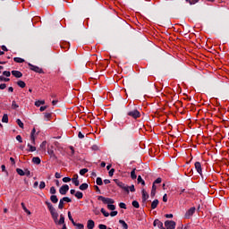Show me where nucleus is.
<instances>
[{
    "mask_svg": "<svg viewBox=\"0 0 229 229\" xmlns=\"http://www.w3.org/2000/svg\"><path fill=\"white\" fill-rule=\"evenodd\" d=\"M46 203L48 207L49 212H50L54 221H57L58 220V213L56 212V209L53 207V204H51L50 202L47 201Z\"/></svg>",
    "mask_w": 229,
    "mask_h": 229,
    "instance_id": "1",
    "label": "nucleus"
},
{
    "mask_svg": "<svg viewBox=\"0 0 229 229\" xmlns=\"http://www.w3.org/2000/svg\"><path fill=\"white\" fill-rule=\"evenodd\" d=\"M127 115L129 117H131L132 119H140V112L138 111L137 109H134V110H131L127 113Z\"/></svg>",
    "mask_w": 229,
    "mask_h": 229,
    "instance_id": "2",
    "label": "nucleus"
},
{
    "mask_svg": "<svg viewBox=\"0 0 229 229\" xmlns=\"http://www.w3.org/2000/svg\"><path fill=\"white\" fill-rule=\"evenodd\" d=\"M29 67L30 71H33L34 72H37L38 74H45L44 70L37 65H33L29 63Z\"/></svg>",
    "mask_w": 229,
    "mask_h": 229,
    "instance_id": "3",
    "label": "nucleus"
},
{
    "mask_svg": "<svg viewBox=\"0 0 229 229\" xmlns=\"http://www.w3.org/2000/svg\"><path fill=\"white\" fill-rule=\"evenodd\" d=\"M165 226L166 229H175L176 228V222L173 220H166L165 222Z\"/></svg>",
    "mask_w": 229,
    "mask_h": 229,
    "instance_id": "4",
    "label": "nucleus"
},
{
    "mask_svg": "<svg viewBox=\"0 0 229 229\" xmlns=\"http://www.w3.org/2000/svg\"><path fill=\"white\" fill-rule=\"evenodd\" d=\"M100 212L103 214V216H104L105 217H108L109 215L111 216V217H115V216H117V214H118L117 211H112L111 213H108V212H106V210H105V208H103L100 209Z\"/></svg>",
    "mask_w": 229,
    "mask_h": 229,
    "instance_id": "5",
    "label": "nucleus"
},
{
    "mask_svg": "<svg viewBox=\"0 0 229 229\" xmlns=\"http://www.w3.org/2000/svg\"><path fill=\"white\" fill-rule=\"evenodd\" d=\"M178 194H180V196H186L189 197L191 196V191H189V190L187 189H182V188H178L177 190Z\"/></svg>",
    "mask_w": 229,
    "mask_h": 229,
    "instance_id": "6",
    "label": "nucleus"
},
{
    "mask_svg": "<svg viewBox=\"0 0 229 229\" xmlns=\"http://www.w3.org/2000/svg\"><path fill=\"white\" fill-rule=\"evenodd\" d=\"M195 165V169L197 171V173H199V174H200V176H203V168L201 167V163L197 161L194 164Z\"/></svg>",
    "mask_w": 229,
    "mask_h": 229,
    "instance_id": "7",
    "label": "nucleus"
},
{
    "mask_svg": "<svg viewBox=\"0 0 229 229\" xmlns=\"http://www.w3.org/2000/svg\"><path fill=\"white\" fill-rule=\"evenodd\" d=\"M59 192H60V194H62L63 196H65V194H67V192H69V185L64 184V185L59 189Z\"/></svg>",
    "mask_w": 229,
    "mask_h": 229,
    "instance_id": "8",
    "label": "nucleus"
},
{
    "mask_svg": "<svg viewBox=\"0 0 229 229\" xmlns=\"http://www.w3.org/2000/svg\"><path fill=\"white\" fill-rule=\"evenodd\" d=\"M194 212H196V208L192 207L185 214V218L189 219V217H191V216H194Z\"/></svg>",
    "mask_w": 229,
    "mask_h": 229,
    "instance_id": "9",
    "label": "nucleus"
},
{
    "mask_svg": "<svg viewBox=\"0 0 229 229\" xmlns=\"http://www.w3.org/2000/svg\"><path fill=\"white\" fill-rule=\"evenodd\" d=\"M154 226H157L158 228L160 229H165V227H164V223H162L160 220L158 219H156L154 220V223H153Z\"/></svg>",
    "mask_w": 229,
    "mask_h": 229,
    "instance_id": "10",
    "label": "nucleus"
},
{
    "mask_svg": "<svg viewBox=\"0 0 229 229\" xmlns=\"http://www.w3.org/2000/svg\"><path fill=\"white\" fill-rule=\"evenodd\" d=\"M35 133H37V130L35 128L32 129L31 132H30V140L32 142V144H36L35 140H36V137H35Z\"/></svg>",
    "mask_w": 229,
    "mask_h": 229,
    "instance_id": "11",
    "label": "nucleus"
},
{
    "mask_svg": "<svg viewBox=\"0 0 229 229\" xmlns=\"http://www.w3.org/2000/svg\"><path fill=\"white\" fill-rule=\"evenodd\" d=\"M11 73L13 74V76H14V78H22V72H21L20 71L13 70Z\"/></svg>",
    "mask_w": 229,
    "mask_h": 229,
    "instance_id": "12",
    "label": "nucleus"
},
{
    "mask_svg": "<svg viewBox=\"0 0 229 229\" xmlns=\"http://www.w3.org/2000/svg\"><path fill=\"white\" fill-rule=\"evenodd\" d=\"M94 226H96V223L94 222V220H88L87 228L88 229H94Z\"/></svg>",
    "mask_w": 229,
    "mask_h": 229,
    "instance_id": "13",
    "label": "nucleus"
},
{
    "mask_svg": "<svg viewBox=\"0 0 229 229\" xmlns=\"http://www.w3.org/2000/svg\"><path fill=\"white\" fill-rule=\"evenodd\" d=\"M72 182V183H74L75 187H78L80 185V180H78V174L73 175Z\"/></svg>",
    "mask_w": 229,
    "mask_h": 229,
    "instance_id": "14",
    "label": "nucleus"
},
{
    "mask_svg": "<svg viewBox=\"0 0 229 229\" xmlns=\"http://www.w3.org/2000/svg\"><path fill=\"white\" fill-rule=\"evenodd\" d=\"M106 203L107 205V208L108 210H114L115 209V205H114V201H107V202H105Z\"/></svg>",
    "mask_w": 229,
    "mask_h": 229,
    "instance_id": "15",
    "label": "nucleus"
},
{
    "mask_svg": "<svg viewBox=\"0 0 229 229\" xmlns=\"http://www.w3.org/2000/svg\"><path fill=\"white\" fill-rule=\"evenodd\" d=\"M141 194H142V201H146V199L149 198V194H148V191H146V190H142Z\"/></svg>",
    "mask_w": 229,
    "mask_h": 229,
    "instance_id": "16",
    "label": "nucleus"
},
{
    "mask_svg": "<svg viewBox=\"0 0 229 229\" xmlns=\"http://www.w3.org/2000/svg\"><path fill=\"white\" fill-rule=\"evenodd\" d=\"M47 153L50 156V157L53 158L54 160H56V158H58L56 155H55V150L48 149Z\"/></svg>",
    "mask_w": 229,
    "mask_h": 229,
    "instance_id": "17",
    "label": "nucleus"
},
{
    "mask_svg": "<svg viewBox=\"0 0 229 229\" xmlns=\"http://www.w3.org/2000/svg\"><path fill=\"white\" fill-rule=\"evenodd\" d=\"M27 146L29 148V149H28L29 152L33 153V151H37V147H35L30 143H28Z\"/></svg>",
    "mask_w": 229,
    "mask_h": 229,
    "instance_id": "18",
    "label": "nucleus"
},
{
    "mask_svg": "<svg viewBox=\"0 0 229 229\" xmlns=\"http://www.w3.org/2000/svg\"><path fill=\"white\" fill-rule=\"evenodd\" d=\"M98 201H113L112 199H110V198H105V197H103V196H98Z\"/></svg>",
    "mask_w": 229,
    "mask_h": 229,
    "instance_id": "19",
    "label": "nucleus"
},
{
    "mask_svg": "<svg viewBox=\"0 0 229 229\" xmlns=\"http://www.w3.org/2000/svg\"><path fill=\"white\" fill-rule=\"evenodd\" d=\"M44 117L47 121H51V118L53 117L52 113H44Z\"/></svg>",
    "mask_w": 229,
    "mask_h": 229,
    "instance_id": "20",
    "label": "nucleus"
},
{
    "mask_svg": "<svg viewBox=\"0 0 229 229\" xmlns=\"http://www.w3.org/2000/svg\"><path fill=\"white\" fill-rule=\"evenodd\" d=\"M79 189L81 191H87V189H89V184L87 182H84V183L80 185Z\"/></svg>",
    "mask_w": 229,
    "mask_h": 229,
    "instance_id": "21",
    "label": "nucleus"
},
{
    "mask_svg": "<svg viewBox=\"0 0 229 229\" xmlns=\"http://www.w3.org/2000/svg\"><path fill=\"white\" fill-rule=\"evenodd\" d=\"M135 171H137V168H133L131 172V180H137V174H135Z\"/></svg>",
    "mask_w": 229,
    "mask_h": 229,
    "instance_id": "22",
    "label": "nucleus"
},
{
    "mask_svg": "<svg viewBox=\"0 0 229 229\" xmlns=\"http://www.w3.org/2000/svg\"><path fill=\"white\" fill-rule=\"evenodd\" d=\"M32 162H33V164H36L37 165H39V164H40V162H41L40 157H34L32 158Z\"/></svg>",
    "mask_w": 229,
    "mask_h": 229,
    "instance_id": "23",
    "label": "nucleus"
},
{
    "mask_svg": "<svg viewBox=\"0 0 229 229\" xmlns=\"http://www.w3.org/2000/svg\"><path fill=\"white\" fill-rule=\"evenodd\" d=\"M119 224L122 225L123 229H128V224L124 220H119Z\"/></svg>",
    "mask_w": 229,
    "mask_h": 229,
    "instance_id": "24",
    "label": "nucleus"
},
{
    "mask_svg": "<svg viewBox=\"0 0 229 229\" xmlns=\"http://www.w3.org/2000/svg\"><path fill=\"white\" fill-rule=\"evenodd\" d=\"M17 85L18 87H21V89H24L26 87V82H24V81H18Z\"/></svg>",
    "mask_w": 229,
    "mask_h": 229,
    "instance_id": "25",
    "label": "nucleus"
},
{
    "mask_svg": "<svg viewBox=\"0 0 229 229\" xmlns=\"http://www.w3.org/2000/svg\"><path fill=\"white\" fill-rule=\"evenodd\" d=\"M13 61L16 63V64H24V59L21 58V57H14L13 58Z\"/></svg>",
    "mask_w": 229,
    "mask_h": 229,
    "instance_id": "26",
    "label": "nucleus"
},
{
    "mask_svg": "<svg viewBox=\"0 0 229 229\" xmlns=\"http://www.w3.org/2000/svg\"><path fill=\"white\" fill-rule=\"evenodd\" d=\"M125 191H127V192H135V186L134 185H131V186H129V187H127V188H125Z\"/></svg>",
    "mask_w": 229,
    "mask_h": 229,
    "instance_id": "27",
    "label": "nucleus"
},
{
    "mask_svg": "<svg viewBox=\"0 0 229 229\" xmlns=\"http://www.w3.org/2000/svg\"><path fill=\"white\" fill-rule=\"evenodd\" d=\"M21 207H22L24 212H26V214H28V216L31 215V212L26 208V205H24V202H21Z\"/></svg>",
    "mask_w": 229,
    "mask_h": 229,
    "instance_id": "28",
    "label": "nucleus"
},
{
    "mask_svg": "<svg viewBox=\"0 0 229 229\" xmlns=\"http://www.w3.org/2000/svg\"><path fill=\"white\" fill-rule=\"evenodd\" d=\"M16 173L18 174H20V176H25L26 175V173L22 169H21V168H17L16 169Z\"/></svg>",
    "mask_w": 229,
    "mask_h": 229,
    "instance_id": "29",
    "label": "nucleus"
},
{
    "mask_svg": "<svg viewBox=\"0 0 229 229\" xmlns=\"http://www.w3.org/2000/svg\"><path fill=\"white\" fill-rule=\"evenodd\" d=\"M75 198H77V199H81V198H83V193L81 191L75 192Z\"/></svg>",
    "mask_w": 229,
    "mask_h": 229,
    "instance_id": "30",
    "label": "nucleus"
},
{
    "mask_svg": "<svg viewBox=\"0 0 229 229\" xmlns=\"http://www.w3.org/2000/svg\"><path fill=\"white\" fill-rule=\"evenodd\" d=\"M87 173H89V169L87 168H82L80 170L81 176H84V174H87Z\"/></svg>",
    "mask_w": 229,
    "mask_h": 229,
    "instance_id": "31",
    "label": "nucleus"
},
{
    "mask_svg": "<svg viewBox=\"0 0 229 229\" xmlns=\"http://www.w3.org/2000/svg\"><path fill=\"white\" fill-rule=\"evenodd\" d=\"M40 105H46L45 100H38L35 102V106H40Z\"/></svg>",
    "mask_w": 229,
    "mask_h": 229,
    "instance_id": "32",
    "label": "nucleus"
},
{
    "mask_svg": "<svg viewBox=\"0 0 229 229\" xmlns=\"http://www.w3.org/2000/svg\"><path fill=\"white\" fill-rule=\"evenodd\" d=\"M12 108L13 110H17V108H19V106L15 100L12 102Z\"/></svg>",
    "mask_w": 229,
    "mask_h": 229,
    "instance_id": "33",
    "label": "nucleus"
},
{
    "mask_svg": "<svg viewBox=\"0 0 229 229\" xmlns=\"http://www.w3.org/2000/svg\"><path fill=\"white\" fill-rule=\"evenodd\" d=\"M64 223H65V217H64V215H61L58 225H64Z\"/></svg>",
    "mask_w": 229,
    "mask_h": 229,
    "instance_id": "34",
    "label": "nucleus"
},
{
    "mask_svg": "<svg viewBox=\"0 0 229 229\" xmlns=\"http://www.w3.org/2000/svg\"><path fill=\"white\" fill-rule=\"evenodd\" d=\"M16 123H17L18 126H20V128L24 129V123H22V121H21V119H17Z\"/></svg>",
    "mask_w": 229,
    "mask_h": 229,
    "instance_id": "35",
    "label": "nucleus"
},
{
    "mask_svg": "<svg viewBox=\"0 0 229 229\" xmlns=\"http://www.w3.org/2000/svg\"><path fill=\"white\" fill-rule=\"evenodd\" d=\"M73 226H77L78 229L85 228V225H83V224H77L76 222H74Z\"/></svg>",
    "mask_w": 229,
    "mask_h": 229,
    "instance_id": "36",
    "label": "nucleus"
},
{
    "mask_svg": "<svg viewBox=\"0 0 229 229\" xmlns=\"http://www.w3.org/2000/svg\"><path fill=\"white\" fill-rule=\"evenodd\" d=\"M46 146H47V141H46V140L42 141V143L40 144L41 149L46 151Z\"/></svg>",
    "mask_w": 229,
    "mask_h": 229,
    "instance_id": "37",
    "label": "nucleus"
},
{
    "mask_svg": "<svg viewBox=\"0 0 229 229\" xmlns=\"http://www.w3.org/2000/svg\"><path fill=\"white\" fill-rule=\"evenodd\" d=\"M138 183H141V185H146V182L142 180V176H138Z\"/></svg>",
    "mask_w": 229,
    "mask_h": 229,
    "instance_id": "38",
    "label": "nucleus"
},
{
    "mask_svg": "<svg viewBox=\"0 0 229 229\" xmlns=\"http://www.w3.org/2000/svg\"><path fill=\"white\" fill-rule=\"evenodd\" d=\"M96 183L97 185H103V179H101V177H98Z\"/></svg>",
    "mask_w": 229,
    "mask_h": 229,
    "instance_id": "39",
    "label": "nucleus"
},
{
    "mask_svg": "<svg viewBox=\"0 0 229 229\" xmlns=\"http://www.w3.org/2000/svg\"><path fill=\"white\" fill-rule=\"evenodd\" d=\"M2 123H8V114H4L3 115Z\"/></svg>",
    "mask_w": 229,
    "mask_h": 229,
    "instance_id": "40",
    "label": "nucleus"
},
{
    "mask_svg": "<svg viewBox=\"0 0 229 229\" xmlns=\"http://www.w3.org/2000/svg\"><path fill=\"white\" fill-rule=\"evenodd\" d=\"M157 207H158V201H153L151 204V208L155 209Z\"/></svg>",
    "mask_w": 229,
    "mask_h": 229,
    "instance_id": "41",
    "label": "nucleus"
},
{
    "mask_svg": "<svg viewBox=\"0 0 229 229\" xmlns=\"http://www.w3.org/2000/svg\"><path fill=\"white\" fill-rule=\"evenodd\" d=\"M93 213L95 214V216H99L101 214V212L99 211V209H98V208H93Z\"/></svg>",
    "mask_w": 229,
    "mask_h": 229,
    "instance_id": "42",
    "label": "nucleus"
},
{
    "mask_svg": "<svg viewBox=\"0 0 229 229\" xmlns=\"http://www.w3.org/2000/svg\"><path fill=\"white\" fill-rule=\"evenodd\" d=\"M3 75L6 76V78H10V76H12V73L8 71H4L3 72Z\"/></svg>",
    "mask_w": 229,
    "mask_h": 229,
    "instance_id": "43",
    "label": "nucleus"
},
{
    "mask_svg": "<svg viewBox=\"0 0 229 229\" xmlns=\"http://www.w3.org/2000/svg\"><path fill=\"white\" fill-rule=\"evenodd\" d=\"M68 217L69 220L72 223V225H74V218H72V216L71 215V211L68 212Z\"/></svg>",
    "mask_w": 229,
    "mask_h": 229,
    "instance_id": "44",
    "label": "nucleus"
},
{
    "mask_svg": "<svg viewBox=\"0 0 229 229\" xmlns=\"http://www.w3.org/2000/svg\"><path fill=\"white\" fill-rule=\"evenodd\" d=\"M50 201H58V197H56V195H52L50 197Z\"/></svg>",
    "mask_w": 229,
    "mask_h": 229,
    "instance_id": "45",
    "label": "nucleus"
},
{
    "mask_svg": "<svg viewBox=\"0 0 229 229\" xmlns=\"http://www.w3.org/2000/svg\"><path fill=\"white\" fill-rule=\"evenodd\" d=\"M186 3H189V4H196L198 3V0H185Z\"/></svg>",
    "mask_w": 229,
    "mask_h": 229,
    "instance_id": "46",
    "label": "nucleus"
},
{
    "mask_svg": "<svg viewBox=\"0 0 229 229\" xmlns=\"http://www.w3.org/2000/svg\"><path fill=\"white\" fill-rule=\"evenodd\" d=\"M39 189H46V182L44 181L40 182L39 183Z\"/></svg>",
    "mask_w": 229,
    "mask_h": 229,
    "instance_id": "47",
    "label": "nucleus"
},
{
    "mask_svg": "<svg viewBox=\"0 0 229 229\" xmlns=\"http://www.w3.org/2000/svg\"><path fill=\"white\" fill-rule=\"evenodd\" d=\"M132 207H134V208H139L140 205H139V201H132Z\"/></svg>",
    "mask_w": 229,
    "mask_h": 229,
    "instance_id": "48",
    "label": "nucleus"
},
{
    "mask_svg": "<svg viewBox=\"0 0 229 229\" xmlns=\"http://www.w3.org/2000/svg\"><path fill=\"white\" fill-rule=\"evenodd\" d=\"M50 194H56V188H55V186L50 188Z\"/></svg>",
    "mask_w": 229,
    "mask_h": 229,
    "instance_id": "49",
    "label": "nucleus"
},
{
    "mask_svg": "<svg viewBox=\"0 0 229 229\" xmlns=\"http://www.w3.org/2000/svg\"><path fill=\"white\" fill-rule=\"evenodd\" d=\"M63 182H64V183H69V182H71V177H64V178H63Z\"/></svg>",
    "mask_w": 229,
    "mask_h": 229,
    "instance_id": "50",
    "label": "nucleus"
},
{
    "mask_svg": "<svg viewBox=\"0 0 229 229\" xmlns=\"http://www.w3.org/2000/svg\"><path fill=\"white\" fill-rule=\"evenodd\" d=\"M0 81H10V78H5L4 76H0Z\"/></svg>",
    "mask_w": 229,
    "mask_h": 229,
    "instance_id": "51",
    "label": "nucleus"
},
{
    "mask_svg": "<svg viewBox=\"0 0 229 229\" xmlns=\"http://www.w3.org/2000/svg\"><path fill=\"white\" fill-rule=\"evenodd\" d=\"M153 183H154V184L162 183V178L158 177L157 180L154 181Z\"/></svg>",
    "mask_w": 229,
    "mask_h": 229,
    "instance_id": "52",
    "label": "nucleus"
},
{
    "mask_svg": "<svg viewBox=\"0 0 229 229\" xmlns=\"http://www.w3.org/2000/svg\"><path fill=\"white\" fill-rule=\"evenodd\" d=\"M16 140H18V142H20V143H22V136L17 135L16 136Z\"/></svg>",
    "mask_w": 229,
    "mask_h": 229,
    "instance_id": "53",
    "label": "nucleus"
},
{
    "mask_svg": "<svg viewBox=\"0 0 229 229\" xmlns=\"http://www.w3.org/2000/svg\"><path fill=\"white\" fill-rule=\"evenodd\" d=\"M91 149H93V151H98L99 150V147L98 145H93L91 147Z\"/></svg>",
    "mask_w": 229,
    "mask_h": 229,
    "instance_id": "54",
    "label": "nucleus"
},
{
    "mask_svg": "<svg viewBox=\"0 0 229 229\" xmlns=\"http://www.w3.org/2000/svg\"><path fill=\"white\" fill-rule=\"evenodd\" d=\"M60 201H72L69 197H64L60 199Z\"/></svg>",
    "mask_w": 229,
    "mask_h": 229,
    "instance_id": "55",
    "label": "nucleus"
},
{
    "mask_svg": "<svg viewBox=\"0 0 229 229\" xmlns=\"http://www.w3.org/2000/svg\"><path fill=\"white\" fill-rule=\"evenodd\" d=\"M119 207H120V208H124V209H126V204H125L124 202H121V203L119 204Z\"/></svg>",
    "mask_w": 229,
    "mask_h": 229,
    "instance_id": "56",
    "label": "nucleus"
},
{
    "mask_svg": "<svg viewBox=\"0 0 229 229\" xmlns=\"http://www.w3.org/2000/svg\"><path fill=\"white\" fill-rule=\"evenodd\" d=\"M6 89V83L0 84V90H4Z\"/></svg>",
    "mask_w": 229,
    "mask_h": 229,
    "instance_id": "57",
    "label": "nucleus"
},
{
    "mask_svg": "<svg viewBox=\"0 0 229 229\" xmlns=\"http://www.w3.org/2000/svg\"><path fill=\"white\" fill-rule=\"evenodd\" d=\"M114 173H115V169L112 168L111 170H109V176H114Z\"/></svg>",
    "mask_w": 229,
    "mask_h": 229,
    "instance_id": "58",
    "label": "nucleus"
},
{
    "mask_svg": "<svg viewBox=\"0 0 229 229\" xmlns=\"http://www.w3.org/2000/svg\"><path fill=\"white\" fill-rule=\"evenodd\" d=\"M155 194H157V190H151V192H150L151 198H155Z\"/></svg>",
    "mask_w": 229,
    "mask_h": 229,
    "instance_id": "59",
    "label": "nucleus"
},
{
    "mask_svg": "<svg viewBox=\"0 0 229 229\" xmlns=\"http://www.w3.org/2000/svg\"><path fill=\"white\" fill-rule=\"evenodd\" d=\"M99 229H108L106 225L100 224L98 225Z\"/></svg>",
    "mask_w": 229,
    "mask_h": 229,
    "instance_id": "60",
    "label": "nucleus"
},
{
    "mask_svg": "<svg viewBox=\"0 0 229 229\" xmlns=\"http://www.w3.org/2000/svg\"><path fill=\"white\" fill-rule=\"evenodd\" d=\"M78 137H79V139H85V135H83V133H81V131H79Z\"/></svg>",
    "mask_w": 229,
    "mask_h": 229,
    "instance_id": "61",
    "label": "nucleus"
},
{
    "mask_svg": "<svg viewBox=\"0 0 229 229\" xmlns=\"http://www.w3.org/2000/svg\"><path fill=\"white\" fill-rule=\"evenodd\" d=\"M58 208H60V209L64 208V201L59 202Z\"/></svg>",
    "mask_w": 229,
    "mask_h": 229,
    "instance_id": "62",
    "label": "nucleus"
},
{
    "mask_svg": "<svg viewBox=\"0 0 229 229\" xmlns=\"http://www.w3.org/2000/svg\"><path fill=\"white\" fill-rule=\"evenodd\" d=\"M1 49L4 50V52L8 51V48L4 45L1 46Z\"/></svg>",
    "mask_w": 229,
    "mask_h": 229,
    "instance_id": "63",
    "label": "nucleus"
},
{
    "mask_svg": "<svg viewBox=\"0 0 229 229\" xmlns=\"http://www.w3.org/2000/svg\"><path fill=\"white\" fill-rule=\"evenodd\" d=\"M163 201H167V194H165V195L163 196Z\"/></svg>",
    "mask_w": 229,
    "mask_h": 229,
    "instance_id": "64",
    "label": "nucleus"
}]
</instances>
